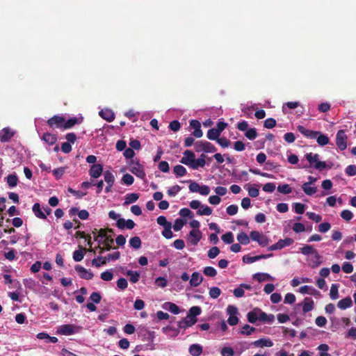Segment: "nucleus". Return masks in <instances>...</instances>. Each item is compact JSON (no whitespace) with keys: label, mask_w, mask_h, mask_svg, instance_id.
Segmentation results:
<instances>
[{"label":"nucleus","mask_w":356,"mask_h":356,"mask_svg":"<svg viewBox=\"0 0 356 356\" xmlns=\"http://www.w3.org/2000/svg\"><path fill=\"white\" fill-rule=\"evenodd\" d=\"M117 227L120 229H123L124 228H127L128 229H131L135 227V222L130 219L125 220L124 218H119L117 220Z\"/></svg>","instance_id":"2eb2a0df"},{"label":"nucleus","mask_w":356,"mask_h":356,"mask_svg":"<svg viewBox=\"0 0 356 356\" xmlns=\"http://www.w3.org/2000/svg\"><path fill=\"white\" fill-rule=\"evenodd\" d=\"M287 155V161L289 163L293 165H296L298 163L299 159L298 156L296 154H291L289 152L286 153Z\"/></svg>","instance_id":"680f3d73"},{"label":"nucleus","mask_w":356,"mask_h":356,"mask_svg":"<svg viewBox=\"0 0 356 356\" xmlns=\"http://www.w3.org/2000/svg\"><path fill=\"white\" fill-rule=\"evenodd\" d=\"M197 322V319H194L188 314L182 320L178 322V327L180 329H186L191 327Z\"/></svg>","instance_id":"ddd939ff"},{"label":"nucleus","mask_w":356,"mask_h":356,"mask_svg":"<svg viewBox=\"0 0 356 356\" xmlns=\"http://www.w3.org/2000/svg\"><path fill=\"white\" fill-rule=\"evenodd\" d=\"M6 180L10 188H14L18 184V177L15 173L8 175L6 178Z\"/></svg>","instance_id":"7c9ffc66"},{"label":"nucleus","mask_w":356,"mask_h":356,"mask_svg":"<svg viewBox=\"0 0 356 356\" xmlns=\"http://www.w3.org/2000/svg\"><path fill=\"white\" fill-rule=\"evenodd\" d=\"M184 224H185V222L182 219L177 218L175 220L172 227L175 231L177 232L182 229Z\"/></svg>","instance_id":"338daca9"},{"label":"nucleus","mask_w":356,"mask_h":356,"mask_svg":"<svg viewBox=\"0 0 356 356\" xmlns=\"http://www.w3.org/2000/svg\"><path fill=\"white\" fill-rule=\"evenodd\" d=\"M203 281V277L199 272H194L189 280L191 286L196 287L199 286Z\"/></svg>","instance_id":"aec40b11"},{"label":"nucleus","mask_w":356,"mask_h":356,"mask_svg":"<svg viewBox=\"0 0 356 356\" xmlns=\"http://www.w3.org/2000/svg\"><path fill=\"white\" fill-rule=\"evenodd\" d=\"M157 223L163 226L164 228L168 227V226H172V224L168 222L165 216H160L156 219Z\"/></svg>","instance_id":"052dcab7"},{"label":"nucleus","mask_w":356,"mask_h":356,"mask_svg":"<svg viewBox=\"0 0 356 356\" xmlns=\"http://www.w3.org/2000/svg\"><path fill=\"white\" fill-rule=\"evenodd\" d=\"M74 326L70 324L62 325L57 330L58 334L66 336L72 335L74 334Z\"/></svg>","instance_id":"dca6fc26"},{"label":"nucleus","mask_w":356,"mask_h":356,"mask_svg":"<svg viewBox=\"0 0 356 356\" xmlns=\"http://www.w3.org/2000/svg\"><path fill=\"white\" fill-rule=\"evenodd\" d=\"M195 158V154L191 150H186L184 152V156L181 159L180 162L183 164H185L191 168V164L193 163L194 159Z\"/></svg>","instance_id":"f8f14e48"},{"label":"nucleus","mask_w":356,"mask_h":356,"mask_svg":"<svg viewBox=\"0 0 356 356\" xmlns=\"http://www.w3.org/2000/svg\"><path fill=\"white\" fill-rule=\"evenodd\" d=\"M261 310L259 308H254L248 313V321L251 323H254L256 321H260V313Z\"/></svg>","instance_id":"6ab92c4d"},{"label":"nucleus","mask_w":356,"mask_h":356,"mask_svg":"<svg viewBox=\"0 0 356 356\" xmlns=\"http://www.w3.org/2000/svg\"><path fill=\"white\" fill-rule=\"evenodd\" d=\"M336 144L341 150H344L347 147V136L343 130H339L336 136Z\"/></svg>","instance_id":"1a4fd4ad"},{"label":"nucleus","mask_w":356,"mask_h":356,"mask_svg":"<svg viewBox=\"0 0 356 356\" xmlns=\"http://www.w3.org/2000/svg\"><path fill=\"white\" fill-rule=\"evenodd\" d=\"M222 241L226 244H231L234 242V234L232 232H229L223 234L221 237Z\"/></svg>","instance_id":"8fccbe9b"},{"label":"nucleus","mask_w":356,"mask_h":356,"mask_svg":"<svg viewBox=\"0 0 356 356\" xmlns=\"http://www.w3.org/2000/svg\"><path fill=\"white\" fill-rule=\"evenodd\" d=\"M302 188L305 194L307 195H312L316 193L317 188L316 186H312L311 184L304 183L302 186Z\"/></svg>","instance_id":"f704fd0d"},{"label":"nucleus","mask_w":356,"mask_h":356,"mask_svg":"<svg viewBox=\"0 0 356 356\" xmlns=\"http://www.w3.org/2000/svg\"><path fill=\"white\" fill-rule=\"evenodd\" d=\"M124 274L129 277V280L132 283L138 282L140 275L139 272L131 270H127Z\"/></svg>","instance_id":"473e14b6"},{"label":"nucleus","mask_w":356,"mask_h":356,"mask_svg":"<svg viewBox=\"0 0 356 356\" xmlns=\"http://www.w3.org/2000/svg\"><path fill=\"white\" fill-rule=\"evenodd\" d=\"M129 171L138 178L145 179L146 174L144 168L138 160H131L129 162Z\"/></svg>","instance_id":"7ed1b4c3"},{"label":"nucleus","mask_w":356,"mask_h":356,"mask_svg":"<svg viewBox=\"0 0 356 356\" xmlns=\"http://www.w3.org/2000/svg\"><path fill=\"white\" fill-rule=\"evenodd\" d=\"M129 245L134 249H139L141 247V240L138 236H134L130 238Z\"/></svg>","instance_id":"79ce46f5"},{"label":"nucleus","mask_w":356,"mask_h":356,"mask_svg":"<svg viewBox=\"0 0 356 356\" xmlns=\"http://www.w3.org/2000/svg\"><path fill=\"white\" fill-rule=\"evenodd\" d=\"M42 140L44 141L47 144L49 145H52L56 143L57 140V137L55 134H52L50 133H45L42 137Z\"/></svg>","instance_id":"c756f323"},{"label":"nucleus","mask_w":356,"mask_h":356,"mask_svg":"<svg viewBox=\"0 0 356 356\" xmlns=\"http://www.w3.org/2000/svg\"><path fill=\"white\" fill-rule=\"evenodd\" d=\"M234 351L231 347H224L221 350L222 356H233Z\"/></svg>","instance_id":"774afa93"},{"label":"nucleus","mask_w":356,"mask_h":356,"mask_svg":"<svg viewBox=\"0 0 356 356\" xmlns=\"http://www.w3.org/2000/svg\"><path fill=\"white\" fill-rule=\"evenodd\" d=\"M299 292L302 294L317 295L319 292L313 286L305 285L299 289Z\"/></svg>","instance_id":"cd10ccee"},{"label":"nucleus","mask_w":356,"mask_h":356,"mask_svg":"<svg viewBox=\"0 0 356 356\" xmlns=\"http://www.w3.org/2000/svg\"><path fill=\"white\" fill-rule=\"evenodd\" d=\"M253 279L257 280L259 282L274 280V277L266 273H257L253 275Z\"/></svg>","instance_id":"b1692460"},{"label":"nucleus","mask_w":356,"mask_h":356,"mask_svg":"<svg viewBox=\"0 0 356 356\" xmlns=\"http://www.w3.org/2000/svg\"><path fill=\"white\" fill-rule=\"evenodd\" d=\"M211 213L212 209L209 206L202 204L197 211V214L199 216H210Z\"/></svg>","instance_id":"c9c22d12"},{"label":"nucleus","mask_w":356,"mask_h":356,"mask_svg":"<svg viewBox=\"0 0 356 356\" xmlns=\"http://www.w3.org/2000/svg\"><path fill=\"white\" fill-rule=\"evenodd\" d=\"M209 293L211 298L216 299L220 296L221 290L217 286H213L210 288Z\"/></svg>","instance_id":"864d4df0"},{"label":"nucleus","mask_w":356,"mask_h":356,"mask_svg":"<svg viewBox=\"0 0 356 356\" xmlns=\"http://www.w3.org/2000/svg\"><path fill=\"white\" fill-rule=\"evenodd\" d=\"M220 133L217 131L215 128L211 129L208 131L207 136L210 140H218Z\"/></svg>","instance_id":"c03bdc74"},{"label":"nucleus","mask_w":356,"mask_h":356,"mask_svg":"<svg viewBox=\"0 0 356 356\" xmlns=\"http://www.w3.org/2000/svg\"><path fill=\"white\" fill-rule=\"evenodd\" d=\"M139 198V195L138 193H129L125 196L124 205H128L132 203L136 202Z\"/></svg>","instance_id":"e433bc0d"},{"label":"nucleus","mask_w":356,"mask_h":356,"mask_svg":"<svg viewBox=\"0 0 356 356\" xmlns=\"http://www.w3.org/2000/svg\"><path fill=\"white\" fill-rule=\"evenodd\" d=\"M79 122H80V121L76 118H72L67 120H66L65 119L64 129H70V128L72 127L73 126H74L75 124H79Z\"/></svg>","instance_id":"49530a36"},{"label":"nucleus","mask_w":356,"mask_h":356,"mask_svg":"<svg viewBox=\"0 0 356 356\" xmlns=\"http://www.w3.org/2000/svg\"><path fill=\"white\" fill-rule=\"evenodd\" d=\"M104 181L108 185H113L115 182V177L112 172L106 171L104 174Z\"/></svg>","instance_id":"a18cd8bd"},{"label":"nucleus","mask_w":356,"mask_h":356,"mask_svg":"<svg viewBox=\"0 0 356 356\" xmlns=\"http://www.w3.org/2000/svg\"><path fill=\"white\" fill-rule=\"evenodd\" d=\"M237 240L242 245H248L250 241L248 235L243 232L237 235Z\"/></svg>","instance_id":"a19ab883"},{"label":"nucleus","mask_w":356,"mask_h":356,"mask_svg":"<svg viewBox=\"0 0 356 356\" xmlns=\"http://www.w3.org/2000/svg\"><path fill=\"white\" fill-rule=\"evenodd\" d=\"M75 270L82 279L91 280L93 277V273L81 266H76Z\"/></svg>","instance_id":"f3484780"},{"label":"nucleus","mask_w":356,"mask_h":356,"mask_svg":"<svg viewBox=\"0 0 356 356\" xmlns=\"http://www.w3.org/2000/svg\"><path fill=\"white\" fill-rule=\"evenodd\" d=\"M106 264V259H104L102 257H98L92 260V265L97 268H99Z\"/></svg>","instance_id":"3c124183"},{"label":"nucleus","mask_w":356,"mask_h":356,"mask_svg":"<svg viewBox=\"0 0 356 356\" xmlns=\"http://www.w3.org/2000/svg\"><path fill=\"white\" fill-rule=\"evenodd\" d=\"M122 181L124 184L127 186L131 185L134 181V178L130 174H124L122 178Z\"/></svg>","instance_id":"5fc2aeb1"},{"label":"nucleus","mask_w":356,"mask_h":356,"mask_svg":"<svg viewBox=\"0 0 356 356\" xmlns=\"http://www.w3.org/2000/svg\"><path fill=\"white\" fill-rule=\"evenodd\" d=\"M317 349L320 351V356H330V355L327 353L329 346L327 344H321L318 346Z\"/></svg>","instance_id":"13d9d810"},{"label":"nucleus","mask_w":356,"mask_h":356,"mask_svg":"<svg viewBox=\"0 0 356 356\" xmlns=\"http://www.w3.org/2000/svg\"><path fill=\"white\" fill-rule=\"evenodd\" d=\"M181 188L179 186L175 185L168 190V195L170 197H175L181 191Z\"/></svg>","instance_id":"0e129e2a"},{"label":"nucleus","mask_w":356,"mask_h":356,"mask_svg":"<svg viewBox=\"0 0 356 356\" xmlns=\"http://www.w3.org/2000/svg\"><path fill=\"white\" fill-rule=\"evenodd\" d=\"M301 253L307 256V261L312 268H316L322 263V257L312 245H306L300 249Z\"/></svg>","instance_id":"f257e3e1"},{"label":"nucleus","mask_w":356,"mask_h":356,"mask_svg":"<svg viewBox=\"0 0 356 356\" xmlns=\"http://www.w3.org/2000/svg\"><path fill=\"white\" fill-rule=\"evenodd\" d=\"M245 136L246 138H248L250 140L255 139L257 138V133L256 129L255 128L248 129L245 131Z\"/></svg>","instance_id":"6e6d98bb"},{"label":"nucleus","mask_w":356,"mask_h":356,"mask_svg":"<svg viewBox=\"0 0 356 356\" xmlns=\"http://www.w3.org/2000/svg\"><path fill=\"white\" fill-rule=\"evenodd\" d=\"M113 233L112 229H100L98 231L97 236H95V239L99 244L113 242V239L111 238Z\"/></svg>","instance_id":"20e7f679"},{"label":"nucleus","mask_w":356,"mask_h":356,"mask_svg":"<svg viewBox=\"0 0 356 356\" xmlns=\"http://www.w3.org/2000/svg\"><path fill=\"white\" fill-rule=\"evenodd\" d=\"M250 238L258 243L262 247H266L269 244L270 240L264 234L258 231H252L250 234Z\"/></svg>","instance_id":"39448f33"},{"label":"nucleus","mask_w":356,"mask_h":356,"mask_svg":"<svg viewBox=\"0 0 356 356\" xmlns=\"http://www.w3.org/2000/svg\"><path fill=\"white\" fill-rule=\"evenodd\" d=\"M353 305V301L350 297L341 299L338 302L337 306L341 309H346Z\"/></svg>","instance_id":"2f4dec72"},{"label":"nucleus","mask_w":356,"mask_h":356,"mask_svg":"<svg viewBox=\"0 0 356 356\" xmlns=\"http://www.w3.org/2000/svg\"><path fill=\"white\" fill-rule=\"evenodd\" d=\"M201 308L198 306H193L189 309L188 315L194 319H197V316L201 314Z\"/></svg>","instance_id":"de8ad7c7"},{"label":"nucleus","mask_w":356,"mask_h":356,"mask_svg":"<svg viewBox=\"0 0 356 356\" xmlns=\"http://www.w3.org/2000/svg\"><path fill=\"white\" fill-rule=\"evenodd\" d=\"M341 217L343 220L349 221L353 218V213L350 210L345 209L341 212Z\"/></svg>","instance_id":"e2e57ef3"},{"label":"nucleus","mask_w":356,"mask_h":356,"mask_svg":"<svg viewBox=\"0 0 356 356\" xmlns=\"http://www.w3.org/2000/svg\"><path fill=\"white\" fill-rule=\"evenodd\" d=\"M316 139V141L318 144L321 146H325L329 143V138L327 135L322 134L319 131V134H318V136L315 138Z\"/></svg>","instance_id":"4c0bfd02"},{"label":"nucleus","mask_w":356,"mask_h":356,"mask_svg":"<svg viewBox=\"0 0 356 356\" xmlns=\"http://www.w3.org/2000/svg\"><path fill=\"white\" fill-rule=\"evenodd\" d=\"M277 191L280 193L286 195L292 192V188L290 187L289 184H285L282 185H279L277 186Z\"/></svg>","instance_id":"09e8293b"},{"label":"nucleus","mask_w":356,"mask_h":356,"mask_svg":"<svg viewBox=\"0 0 356 356\" xmlns=\"http://www.w3.org/2000/svg\"><path fill=\"white\" fill-rule=\"evenodd\" d=\"M245 188L248 190V195L252 197H257L259 195V190L258 187L247 184L245 186Z\"/></svg>","instance_id":"58836bf2"},{"label":"nucleus","mask_w":356,"mask_h":356,"mask_svg":"<svg viewBox=\"0 0 356 356\" xmlns=\"http://www.w3.org/2000/svg\"><path fill=\"white\" fill-rule=\"evenodd\" d=\"M173 171L174 173L178 177H183L186 174V169L181 165H175L174 167Z\"/></svg>","instance_id":"37998d69"},{"label":"nucleus","mask_w":356,"mask_h":356,"mask_svg":"<svg viewBox=\"0 0 356 356\" xmlns=\"http://www.w3.org/2000/svg\"><path fill=\"white\" fill-rule=\"evenodd\" d=\"M47 124L52 129H64L65 118L62 115H54L47 121Z\"/></svg>","instance_id":"0eeeda50"},{"label":"nucleus","mask_w":356,"mask_h":356,"mask_svg":"<svg viewBox=\"0 0 356 356\" xmlns=\"http://www.w3.org/2000/svg\"><path fill=\"white\" fill-rule=\"evenodd\" d=\"M330 296L332 300H336L339 298L338 286L337 284H332L330 291Z\"/></svg>","instance_id":"bf43d9fd"},{"label":"nucleus","mask_w":356,"mask_h":356,"mask_svg":"<svg viewBox=\"0 0 356 356\" xmlns=\"http://www.w3.org/2000/svg\"><path fill=\"white\" fill-rule=\"evenodd\" d=\"M99 115L108 122H112L115 119V114L111 109L104 108L99 112Z\"/></svg>","instance_id":"4be33fe9"},{"label":"nucleus","mask_w":356,"mask_h":356,"mask_svg":"<svg viewBox=\"0 0 356 356\" xmlns=\"http://www.w3.org/2000/svg\"><path fill=\"white\" fill-rule=\"evenodd\" d=\"M84 257L83 250H76L73 252V259L75 261H81Z\"/></svg>","instance_id":"69168bd1"},{"label":"nucleus","mask_w":356,"mask_h":356,"mask_svg":"<svg viewBox=\"0 0 356 356\" xmlns=\"http://www.w3.org/2000/svg\"><path fill=\"white\" fill-rule=\"evenodd\" d=\"M297 129L303 136L310 139L316 138V136H318V134H319V131L307 129L302 125H298Z\"/></svg>","instance_id":"4468645a"},{"label":"nucleus","mask_w":356,"mask_h":356,"mask_svg":"<svg viewBox=\"0 0 356 356\" xmlns=\"http://www.w3.org/2000/svg\"><path fill=\"white\" fill-rule=\"evenodd\" d=\"M314 309V301L310 298H305L302 307L304 313H307Z\"/></svg>","instance_id":"ea45409f"},{"label":"nucleus","mask_w":356,"mask_h":356,"mask_svg":"<svg viewBox=\"0 0 356 356\" xmlns=\"http://www.w3.org/2000/svg\"><path fill=\"white\" fill-rule=\"evenodd\" d=\"M260 314V321L262 323H272L275 320L273 314H268L261 310Z\"/></svg>","instance_id":"72a5a7b5"},{"label":"nucleus","mask_w":356,"mask_h":356,"mask_svg":"<svg viewBox=\"0 0 356 356\" xmlns=\"http://www.w3.org/2000/svg\"><path fill=\"white\" fill-rule=\"evenodd\" d=\"M190 127L194 129L193 135L196 138H201L203 135L202 131L201 130L200 122L196 120H192L190 121Z\"/></svg>","instance_id":"a211bd4d"},{"label":"nucleus","mask_w":356,"mask_h":356,"mask_svg":"<svg viewBox=\"0 0 356 356\" xmlns=\"http://www.w3.org/2000/svg\"><path fill=\"white\" fill-rule=\"evenodd\" d=\"M252 345L255 347H272L273 346V342L268 338H262L258 340H256L252 343Z\"/></svg>","instance_id":"412c9836"},{"label":"nucleus","mask_w":356,"mask_h":356,"mask_svg":"<svg viewBox=\"0 0 356 356\" xmlns=\"http://www.w3.org/2000/svg\"><path fill=\"white\" fill-rule=\"evenodd\" d=\"M305 156L310 165L319 171H322L327 168H331L332 166V163L327 164L325 161H319V154H318L310 152L306 154Z\"/></svg>","instance_id":"f03ea898"},{"label":"nucleus","mask_w":356,"mask_h":356,"mask_svg":"<svg viewBox=\"0 0 356 356\" xmlns=\"http://www.w3.org/2000/svg\"><path fill=\"white\" fill-rule=\"evenodd\" d=\"M203 273L206 276L213 277L217 275L216 270L211 266H207L204 268Z\"/></svg>","instance_id":"603ef678"},{"label":"nucleus","mask_w":356,"mask_h":356,"mask_svg":"<svg viewBox=\"0 0 356 356\" xmlns=\"http://www.w3.org/2000/svg\"><path fill=\"white\" fill-rule=\"evenodd\" d=\"M33 212L34 213L35 216L40 218L44 220L47 218V215L44 213V211L40 208V205L39 203H35L32 208Z\"/></svg>","instance_id":"bb28decb"},{"label":"nucleus","mask_w":356,"mask_h":356,"mask_svg":"<svg viewBox=\"0 0 356 356\" xmlns=\"http://www.w3.org/2000/svg\"><path fill=\"white\" fill-rule=\"evenodd\" d=\"M203 351V348L200 344L193 343L188 348V352L192 356H200Z\"/></svg>","instance_id":"393cba45"},{"label":"nucleus","mask_w":356,"mask_h":356,"mask_svg":"<svg viewBox=\"0 0 356 356\" xmlns=\"http://www.w3.org/2000/svg\"><path fill=\"white\" fill-rule=\"evenodd\" d=\"M294 241L291 238H285L284 239H280L276 243L269 246L268 250L270 251H275L282 250L286 247L290 246L293 243Z\"/></svg>","instance_id":"6e6552de"},{"label":"nucleus","mask_w":356,"mask_h":356,"mask_svg":"<svg viewBox=\"0 0 356 356\" xmlns=\"http://www.w3.org/2000/svg\"><path fill=\"white\" fill-rule=\"evenodd\" d=\"M256 329L253 327H250L249 325H245L242 327V329L240 332L241 334L250 335L252 334Z\"/></svg>","instance_id":"4d7b16f0"},{"label":"nucleus","mask_w":356,"mask_h":356,"mask_svg":"<svg viewBox=\"0 0 356 356\" xmlns=\"http://www.w3.org/2000/svg\"><path fill=\"white\" fill-rule=\"evenodd\" d=\"M103 171V167L101 164H93L89 171V175L93 178L100 177Z\"/></svg>","instance_id":"5701e85b"},{"label":"nucleus","mask_w":356,"mask_h":356,"mask_svg":"<svg viewBox=\"0 0 356 356\" xmlns=\"http://www.w3.org/2000/svg\"><path fill=\"white\" fill-rule=\"evenodd\" d=\"M163 309L170 312L174 314H178L180 312L179 307L175 303L170 302H165L162 305Z\"/></svg>","instance_id":"a878e982"},{"label":"nucleus","mask_w":356,"mask_h":356,"mask_svg":"<svg viewBox=\"0 0 356 356\" xmlns=\"http://www.w3.org/2000/svg\"><path fill=\"white\" fill-rule=\"evenodd\" d=\"M206 164L205 155L202 154L197 159H194L191 168L193 170H196L198 168H203Z\"/></svg>","instance_id":"c85d7f7f"},{"label":"nucleus","mask_w":356,"mask_h":356,"mask_svg":"<svg viewBox=\"0 0 356 356\" xmlns=\"http://www.w3.org/2000/svg\"><path fill=\"white\" fill-rule=\"evenodd\" d=\"M202 238V232L200 229H192L188 236L187 240L192 245H197Z\"/></svg>","instance_id":"9d476101"},{"label":"nucleus","mask_w":356,"mask_h":356,"mask_svg":"<svg viewBox=\"0 0 356 356\" xmlns=\"http://www.w3.org/2000/svg\"><path fill=\"white\" fill-rule=\"evenodd\" d=\"M15 134V131L10 127L3 128L0 131V141L2 143L9 141Z\"/></svg>","instance_id":"9b49d317"},{"label":"nucleus","mask_w":356,"mask_h":356,"mask_svg":"<svg viewBox=\"0 0 356 356\" xmlns=\"http://www.w3.org/2000/svg\"><path fill=\"white\" fill-rule=\"evenodd\" d=\"M195 149L197 152H204L207 153H213L216 151V148L213 144L205 140L195 143Z\"/></svg>","instance_id":"423d86ee"}]
</instances>
